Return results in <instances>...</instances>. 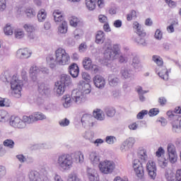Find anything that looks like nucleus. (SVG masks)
<instances>
[{
	"label": "nucleus",
	"instance_id": "nucleus-1",
	"mask_svg": "<svg viewBox=\"0 0 181 181\" xmlns=\"http://www.w3.org/2000/svg\"><path fill=\"white\" fill-rule=\"evenodd\" d=\"M21 77L23 81L19 79V77L16 75H13L11 78V74L8 71H5L0 76V80H1L3 83H9L10 81L11 95H13L14 98H21V97H22V87L29 85L26 71H22Z\"/></svg>",
	"mask_w": 181,
	"mask_h": 181
},
{
	"label": "nucleus",
	"instance_id": "nucleus-2",
	"mask_svg": "<svg viewBox=\"0 0 181 181\" xmlns=\"http://www.w3.org/2000/svg\"><path fill=\"white\" fill-rule=\"evenodd\" d=\"M106 49L105 51V57L107 60H115L118 57V62L121 64H125L131 60V56L127 54H119V45H111V40L105 43Z\"/></svg>",
	"mask_w": 181,
	"mask_h": 181
},
{
	"label": "nucleus",
	"instance_id": "nucleus-3",
	"mask_svg": "<svg viewBox=\"0 0 181 181\" xmlns=\"http://www.w3.org/2000/svg\"><path fill=\"white\" fill-rule=\"evenodd\" d=\"M47 62L50 69H54L56 66H66L70 63V55L66 52V49L58 48L55 51V57L52 55L48 56Z\"/></svg>",
	"mask_w": 181,
	"mask_h": 181
},
{
	"label": "nucleus",
	"instance_id": "nucleus-4",
	"mask_svg": "<svg viewBox=\"0 0 181 181\" xmlns=\"http://www.w3.org/2000/svg\"><path fill=\"white\" fill-rule=\"evenodd\" d=\"M79 90H74L71 93V98L76 104H81L86 101V95L91 93V86L88 83L80 81L78 84Z\"/></svg>",
	"mask_w": 181,
	"mask_h": 181
},
{
	"label": "nucleus",
	"instance_id": "nucleus-5",
	"mask_svg": "<svg viewBox=\"0 0 181 181\" xmlns=\"http://www.w3.org/2000/svg\"><path fill=\"white\" fill-rule=\"evenodd\" d=\"M137 156L139 159H141V161L138 159L133 160V168L137 177H139V179H144V176H145L144 162L148 160V154L146 153V150L144 148H139L137 153Z\"/></svg>",
	"mask_w": 181,
	"mask_h": 181
},
{
	"label": "nucleus",
	"instance_id": "nucleus-6",
	"mask_svg": "<svg viewBox=\"0 0 181 181\" xmlns=\"http://www.w3.org/2000/svg\"><path fill=\"white\" fill-rule=\"evenodd\" d=\"M73 157L69 153H62L58 156L55 162L57 169L62 172H67L73 168Z\"/></svg>",
	"mask_w": 181,
	"mask_h": 181
},
{
	"label": "nucleus",
	"instance_id": "nucleus-7",
	"mask_svg": "<svg viewBox=\"0 0 181 181\" xmlns=\"http://www.w3.org/2000/svg\"><path fill=\"white\" fill-rule=\"evenodd\" d=\"M152 59L154 63L157 64L156 73L160 78L165 81H168V80H169V73H170V69L168 71L166 66H163V59L160 57L153 55Z\"/></svg>",
	"mask_w": 181,
	"mask_h": 181
},
{
	"label": "nucleus",
	"instance_id": "nucleus-8",
	"mask_svg": "<svg viewBox=\"0 0 181 181\" xmlns=\"http://www.w3.org/2000/svg\"><path fill=\"white\" fill-rule=\"evenodd\" d=\"M133 28L134 29V32L138 35L137 37L134 36L132 37L134 42L137 43L139 46H146V41L144 38L146 36V33L145 32V30H144V28H142L138 22L134 23Z\"/></svg>",
	"mask_w": 181,
	"mask_h": 181
},
{
	"label": "nucleus",
	"instance_id": "nucleus-9",
	"mask_svg": "<svg viewBox=\"0 0 181 181\" xmlns=\"http://www.w3.org/2000/svg\"><path fill=\"white\" fill-rule=\"evenodd\" d=\"M9 124L13 128L25 129L28 125L30 124V120L29 116H23L22 119L19 117L11 116L9 120Z\"/></svg>",
	"mask_w": 181,
	"mask_h": 181
},
{
	"label": "nucleus",
	"instance_id": "nucleus-10",
	"mask_svg": "<svg viewBox=\"0 0 181 181\" xmlns=\"http://www.w3.org/2000/svg\"><path fill=\"white\" fill-rule=\"evenodd\" d=\"M98 168L102 173H104V175H109V173H112V172H114V169H115V163L108 160L100 161Z\"/></svg>",
	"mask_w": 181,
	"mask_h": 181
},
{
	"label": "nucleus",
	"instance_id": "nucleus-11",
	"mask_svg": "<svg viewBox=\"0 0 181 181\" xmlns=\"http://www.w3.org/2000/svg\"><path fill=\"white\" fill-rule=\"evenodd\" d=\"M39 74H49V69L39 67L36 65L32 66L30 69V76L34 83L37 80V76Z\"/></svg>",
	"mask_w": 181,
	"mask_h": 181
},
{
	"label": "nucleus",
	"instance_id": "nucleus-12",
	"mask_svg": "<svg viewBox=\"0 0 181 181\" xmlns=\"http://www.w3.org/2000/svg\"><path fill=\"white\" fill-rule=\"evenodd\" d=\"M167 155L170 163H175L177 160V153L174 144L169 143L167 146Z\"/></svg>",
	"mask_w": 181,
	"mask_h": 181
},
{
	"label": "nucleus",
	"instance_id": "nucleus-13",
	"mask_svg": "<svg viewBox=\"0 0 181 181\" xmlns=\"http://www.w3.org/2000/svg\"><path fill=\"white\" fill-rule=\"evenodd\" d=\"M164 154L165 149H163L162 147H159L156 152V156L158 158V165L160 166V168H165V166L168 165V160H165L163 157H162V156Z\"/></svg>",
	"mask_w": 181,
	"mask_h": 181
},
{
	"label": "nucleus",
	"instance_id": "nucleus-14",
	"mask_svg": "<svg viewBox=\"0 0 181 181\" xmlns=\"http://www.w3.org/2000/svg\"><path fill=\"white\" fill-rule=\"evenodd\" d=\"M146 170L148 172V176L151 179L155 180L156 177V164L153 160H148L146 164Z\"/></svg>",
	"mask_w": 181,
	"mask_h": 181
},
{
	"label": "nucleus",
	"instance_id": "nucleus-15",
	"mask_svg": "<svg viewBox=\"0 0 181 181\" xmlns=\"http://www.w3.org/2000/svg\"><path fill=\"white\" fill-rule=\"evenodd\" d=\"M94 117L91 115L85 114L81 117V123L83 127H94Z\"/></svg>",
	"mask_w": 181,
	"mask_h": 181
},
{
	"label": "nucleus",
	"instance_id": "nucleus-16",
	"mask_svg": "<svg viewBox=\"0 0 181 181\" xmlns=\"http://www.w3.org/2000/svg\"><path fill=\"white\" fill-rule=\"evenodd\" d=\"M28 118L30 119V123L33 124V122H36L37 121H43V119H46L47 117L42 112H36L28 116Z\"/></svg>",
	"mask_w": 181,
	"mask_h": 181
},
{
	"label": "nucleus",
	"instance_id": "nucleus-17",
	"mask_svg": "<svg viewBox=\"0 0 181 181\" xmlns=\"http://www.w3.org/2000/svg\"><path fill=\"white\" fill-rule=\"evenodd\" d=\"M32 56V52H30L28 48L19 49L16 52V57L17 59H20L21 60H23L25 59H29Z\"/></svg>",
	"mask_w": 181,
	"mask_h": 181
},
{
	"label": "nucleus",
	"instance_id": "nucleus-18",
	"mask_svg": "<svg viewBox=\"0 0 181 181\" xmlns=\"http://www.w3.org/2000/svg\"><path fill=\"white\" fill-rule=\"evenodd\" d=\"M87 176L90 181H100L98 173H97V170H95L94 168H87Z\"/></svg>",
	"mask_w": 181,
	"mask_h": 181
},
{
	"label": "nucleus",
	"instance_id": "nucleus-19",
	"mask_svg": "<svg viewBox=\"0 0 181 181\" xmlns=\"http://www.w3.org/2000/svg\"><path fill=\"white\" fill-rule=\"evenodd\" d=\"M93 83L97 88L103 89L105 87V78L100 75H96L93 78Z\"/></svg>",
	"mask_w": 181,
	"mask_h": 181
},
{
	"label": "nucleus",
	"instance_id": "nucleus-20",
	"mask_svg": "<svg viewBox=\"0 0 181 181\" xmlns=\"http://www.w3.org/2000/svg\"><path fill=\"white\" fill-rule=\"evenodd\" d=\"M120 74H122V77H123V78L125 80H134V71L129 68L122 69L120 71Z\"/></svg>",
	"mask_w": 181,
	"mask_h": 181
},
{
	"label": "nucleus",
	"instance_id": "nucleus-21",
	"mask_svg": "<svg viewBox=\"0 0 181 181\" xmlns=\"http://www.w3.org/2000/svg\"><path fill=\"white\" fill-rule=\"evenodd\" d=\"M69 73L71 76V77H73V78H77L80 73V69L78 68V65H77V64H71L69 66Z\"/></svg>",
	"mask_w": 181,
	"mask_h": 181
},
{
	"label": "nucleus",
	"instance_id": "nucleus-22",
	"mask_svg": "<svg viewBox=\"0 0 181 181\" xmlns=\"http://www.w3.org/2000/svg\"><path fill=\"white\" fill-rule=\"evenodd\" d=\"M58 82L64 87H68L71 84V77H70V75L63 74L61 75L60 81Z\"/></svg>",
	"mask_w": 181,
	"mask_h": 181
},
{
	"label": "nucleus",
	"instance_id": "nucleus-23",
	"mask_svg": "<svg viewBox=\"0 0 181 181\" xmlns=\"http://www.w3.org/2000/svg\"><path fill=\"white\" fill-rule=\"evenodd\" d=\"M28 178L30 181H43L40 173L36 170H31L28 173Z\"/></svg>",
	"mask_w": 181,
	"mask_h": 181
},
{
	"label": "nucleus",
	"instance_id": "nucleus-24",
	"mask_svg": "<svg viewBox=\"0 0 181 181\" xmlns=\"http://www.w3.org/2000/svg\"><path fill=\"white\" fill-rule=\"evenodd\" d=\"M38 93L40 95H48V94H50V88L45 83H39Z\"/></svg>",
	"mask_w": 181,
	"mask_h": 181
},
{
	"label": "nucleus",
	"instance_id": "nucleus-25",
	"mask_svg": "<svg viewBox=\"0 0 181 181\" xmlns=\"http://www.w3.org/2000/svg\"><path fill=\"white\" fill-rule=\"evenodd\" d=\"M105 40V33L103 30H98L95 35V43L97 45H103Z\"/></svg>",
	"mask_w": 181,
	"mask_h": 181
},
{
	"label": "nucleus",
	"instance_id": "nucleus-26",
	"mask_svg": "<svg viewBox=\"0 0 181 181\" xmlns=\"http://www.w3.org/2000/svg\"><path fill=\"white\" fill-rule=\"evenodd\" d=\"M107 81L110 87H117L119 84V78L115 74H110L108 76Z\"/></svg>",
	"mask_w": 181,
	"mask_h": 181
},
{
	"label": "nucleus",
	"instance_id": "nucleus-27",
	"mask_svg": "<svg viewBox=\"0 0 181 181\" xmlns=\"http://www.w3.org/2000/svg\"><path fill=\"white\" fill-rule=\"evenodd\" d=\"M90 160L93 166L100 165V154L95 151L91 152L90 153Z\"/></svg>",
	"mask_w": 181,
	"mask_h": 181
},
{
	"label": "nucleus",
	"instance_id": "nucleus-28",
	"mask_svg": "<svg viewBox=\"0 0 181 181\" xmlns=\"http://www.w3.org/2000/svg\"><path fill=\"white\" fill-rule=\"evenodd\" d=\"M93 119H98V121H104L105 119V115L104 112L100 109H96L93 111Z\"/></svg>",
	"mask_w": 181,
	"mask_h": 181
},
{
	"label": "nucleus",
	"instance_id": "nucleus-29",
	"mask_svg": "<svg viewBox=\"0 0 181 181\" xmlns=\"http://www.w3.org/2000/svg\"><path fill=\"white\" fill-rule=\"evenodd\" d=\"M64 88H66V86H64V85H62V83L59 82L55 83V87L54 90L58 95H63V94H64Z\"/></svg>",
	"mask_w": 181,
	"mask_h": 181
},
{
	"label": "nucleus",
	"instance_id": "nucleus-30",
	"mask_svg": "<svg viewBox=\"0 0 181 181\" xmlns=\"http://www.w3.org/2000/svg\"><path fill=\"white\" fill-rule=\"evenodd\" d=\"M136 91L138 93L140 101L141 103H144V101L146 100V98L144 96V94H146V93H148V90H144L141 86H137L136 88Z\"/></svg>",
	"mask_w": 181,
	"mask_h": 181
},
{
	"label": "nucleus",
	"instance_id": "nucleus-31",
	"mask_svg": "<svg viewBox=\"0 0 181 181\" xmlns=\"http://www.w3.org/2000/svg\"><path fill=\"white\" fill-rule=\"evenodd\" d=\"M62 101L64 108H69L71 107V98L70 95H65L62 97Z\"/></svg>",
	"mask_w": 181,
	"mask_h": 181
},
{
	"label": "nucleus",
	"instance_id": "nucleus-32",
	"mask_svg": "<svg viewBox=\"0 0 181 181\" xmlns=\"http://www.w3.org/2000/svg\"><path fill=\"white\" fill-rule=\"evenodd\" d=\"M172 132L174 134H180L181 127L180 124H179V122L175 120L174 122H172Z\"/></svg>",
	"mask_w": 181,
	"mask_h": 181
},
{
	"label": "nucleus",
	"instance_id": "nucleus-33",
	"mask_svg": "<svg viewBox=\"0 0 181 181\" xmlns=\"http://www.w3.org/2000/svg\"><path fill=\"white\" fill-rule=\"evenodd\" d=\"M54 20L55 22H64L63 21L64 17L62 14V12H60L59 10H55L53 13Z\"/></svg>",
	"mask_w": 181,
	"mask_h": 181
},
{
	"label": "nucleus",
	"instance_id": "nucleus-34",
	"mask_svg": "<svg viewBox=\"0 0 181 181\" xmlns=\"http://www.w3.org/2000/svg\"><path fill=\"white\" fill-rule=\"evenodd\" d=\"M179 26V22L177 20L171 22L170 25L167 27V31L168 33H173L175 32V28Z\"/></svg>",
	"mask_w": 181,
	"mask_h": 181
},
{
	"label": "nucleus",
	"instance_id": "nucleus-35",
	"mask_svg": "<svg viewBox=\"0 0 181 181\" xmlns=\"http://www.w3.org/2000/svg\"><path fill=\"white\" fill-rule=\"evenodd\" d=\"M3 146L6 148H9V149H13L15 147V141L11 139H7L4 141Z\"/></svg>",
	"mask_w": 181,
	"mask_h": 181
},
{
	"label": "nucleus",
	"instance_id": "nucleus-36",
	"mask_svg": "<svg viewBox=\"0 0 181 181\" xmlns=\"http://www.w3.org/2000/svg\"><path fill=\"white\" fill-rule=\"evenodd\" d=\"M47 14L46 11L45 9H41L38 11L37 13V19L40 22H45L46 20Z\"/></svg>",
	"mask_w": 181,
	"mask_h": 181
},
{
	"label": "nucleus",
	"instance_id": "nucleus-37",
	"mask_svg": "<svg viewBox=\"0 0 181 181\" xmlns=\"http://www.w3.org/2000/svg\"><path fill=\"white\" fill-rule=\"evenodd\" d=\"M86 6L88 11H94L95 9V0H86Z\"/></svg>",
	"mask_w": 181,
	"mask_h": 181
},
{
	"label": "nucleus",
	"instance_id": "nucleus-38",
	"mask_svg": "<svg viewBox=\"0 0 181 181\" xmlns=\"http://www.w3.org/2000/svg\"><path fill=\"white\" fill-rule=\"evenodd\" d=\"M74 159L76 163H83L84 162V154L79 151L75 154Z\"/></svg>",
	"mask_w": 181,
	"mask_h": 181
},
{
	"label": "nucleus",
	"instance_id": "nucleus-39",
	"mask_svg": "<svg viewBox=\"0 0 181 181\" xmlns=\"http://www.w3.org/2000/svg\"><path fill=\"white\" fill-rule=\"evenodd\" d=\"M9 119V115L8 112L5 110H0V122H6Z\"/></svg>",
	"mask_w": 181,
	"mask_h": 181
},
{
	"label": "nucleus",
	"instance_id": "nucleus-40",
	"mask_svg": "<svg viewBox=\"0 0 181 181\" xmlns=\"http://www.w3.org/2000/svg\"><path fill=\"white\" fill-rule=\"evenodd\" d=\"M83 138L87 139L88 141H90L91 144L94 141V132L89 131L86 132L83 135Z\"/></svg>",
	"mask_w": 181,
	"mask_h": 181
},
{
	"label": "nucleus",
	"instance_id": "nucleus-41",
	"mask_svg": "<svg viewBox=\"0 0 181 181\" xmlns=\"http://www.w3.org/2000/svg\"><path fill=\"white\" fill-rule=\"evenodd\" d=\"M132 66L136 69L141 67V61H139V58L138 57L135 56L133 57Z\"/></svg>",
	"mask_w": 181,
	"mask_h": 181
},
{
	"label": "nucleus",
	"instance_id": "nucleus-42",
	"mask_svg": "<svg viewBox=\"0 0 181 181\" xmlns=\"http://www.w3.org/2000/svg\"><path fill=\"white\" fill-rule=\"evenodd\" d=\"M175 114H181V107L178 106L175 108L174 111H168L167 115L169 117V118H172L173 117H175Z\"/></svg>",
	"mask_w": 181,
	"mask_h": 181
},
{
	"label": "nucleus",
	"instance_id": "nucleus-43",
	"mask_svg": "<svg viewBox=\"0 0 181 181\" xmlns=\"http://www.w3.org/2000/svg\"><path fill=\"white\" fill-rule=\"evenodd\" d=\"M58 30L59 33H67V22L62 21V24L58 28Z\"/></svg>",
	"mask_w": 181,
	"mask_h": 181
},
{
	"label": "nucleus",
	"instance_id": "nucleus-44",
	"mask_svg": "<svg viewBox=\"0 0 181 181\" xmlns=\"http://www.w3.org/2000/svg\"><path fill=\"white\" fill-rule=\"evenodd\" d=\"M91 59L86 57L83 61V66L86 70H90L91 69Z\"/></svg>",
	"mask_w": 181,
	"mask_h": 181
},
{
	"label": "nucleus",
	"instance_id": "nucleus-45",
	"mask_svg": "<svg viewBox=\"0 0 181 181\" xmlns=\"http://www.w3.org/2000/svg\"><path fill=\"white\" fill-rule=\"evenodd\" d=\"M105 142L108 145H114L117 142V137L114 136H107L105 138Z\"/></svg>",
	"mask_w": 181,
	"mask_h": 181
},
{
	"label": "nucleus",
	"instance_id": "nucleus-46",
	"mask_svg": "<svg viewBox=\"0 0 181 181\" xmlns=\"http://www.w3.org/2000/svg\"><path fill=\"white\" fill-rule=\"evenodd\" d=\"M11 100L8 98H0V107H10Z\"/></svg>",
	"mask_w": 181,
	"mask_h": 181
},
{
	"label": "nucleus",
	"instance_id": "nucleus-47",
	"mask_svg": "<svg viewBox=\"0 0 181 181\" xmlns=\"http://www.w3.org/2000/svg\"><path fill=\"white\" fill-rule=\"evenodd\" d=\"M117 111L115 110V108L114 107H106L105 108V113L107 117H112L114 115H115V113Z\"/></svg>",
	"mask_w": 181,
	"mask_h": 181
},
{
	"label": "nucleus",
	"instance_id": "nucleus-48",
	"mask_svg": "<svg viewBox=\"0 0 181 181\" xmlns=\"http://www.w3.org/2000/svg\"><path fill=\"white\" fill-rule=\"evenodd\" d=\"M5 35L7 36H11V35H13V30L12 29V27L9 25L7 24L6 27L4 29Z\"/></svg>",
	"mask_w": 181,
	"mask_h": 181
},
{
	"label": "nucleus",
	"instance_id": "nucleus-49",
	"mask_svg": "<svg viewBox=\"0 0 181 181\" xmlns=\"http://www.w3.org/2000/svg\"><path fill=\"white\" fill-rule=\"evenodd\" d=\"M68 181H81L78 175L76 173H71L68 176Z\"/></svg>",
	"mask_w": 181,
	"mask_h": 181
},
{
	"label": "nucleus",
	"instance_id": "nucleus-50",
	"mask_svg": "<svg viewBox=\"0 0 181 181\" xmlns=\"http://www.w3.org/2000/svg\"><path fill=\"white\" fill-rule=\"evenodd\" d=\"M135 138L134 137H129L124 141V143L127 144V146L130 147V148H132L134 145H135Z\"/></svg>",
	"mask_w": 181,
	"mask_h": 181
},
{
	"label": "nucleus",
	"instance_id": "nucleus-51",
	"mask_svg": "<svg viewBox=\"0 0 181 181\" xmlns=\"http://www.w3.org/2000/svg\"><path fill=\"white\" fill-rule=\"evenodd\" d=\"M25 15L28 18H33V16H36V11L33 8H27Z\"/></svg>",
	"mask_w": 181,
	"mask_h": 181
},
{
	"label": "nucleus",
	"instance_id": "nucleus-52",
	"mask_svg": "<svg viewBox=\"0 0 181 181\" xmlns=\"http://www.w3.org/2000/svg\"><path fill=\"white\" fill-rule=\"evenodd\" d=\"M132 19H136V11L132 10L127 16V21H132Z\"/></svg>",
	"mask_w": 181,
	"mask_h": 181
},
{
	"label": "nucleus",
	"instance_id": "nucleus-53",
	"mask_svg": "<svg viewBox=\"0 0 181 181\" xmlns=\"http://www.w3.org/2000/svg\"><path fill=\"white\" fill-rule=\"evenodd\" d=\"M14 35L16 39H22L25 36V33L23 30L18 29L15 31Z\"/></svg>",
	"mask_w": 181,
	"mask_h": 181
},
{
	"label": "nucleus",
	"instance_id": "nucleus-54",
	"mask_svg": "<svg viewBox=\"0 0 181 181\" xmlns=\"http://www.w3.org/2000/svg\"><path fill=\"white\" fill-rule=\"evenodd\" d=\"M78 18L74 16L71 17V18L69 20V23L71 26H73L74 28H76L77 25H78Z\"/></svg>",
	"mask_w": 181,
	"mask_h": 181
},
{
	"label": "nucleus",
	"instance_id": "nucleus-55",
	"mask_svg": "<svg viewBox=\"0 0 181 181\" xmlns=\"http://www.w3.org/2000/svg\"><path fill=\"white\" fill-rule=\"evenodd\" d=\"M129 149H131V147L129 146H128V144L127 143H125V141H124L121 146H120V151L121 152H128V151H129Z\"/></svg>",
	"mask_w": 181,
	"mask_h": 181
},
{
	"label": "nucleus",
	"instance_id": "nucleus-56",
	"mask_svg": "<svg viewBox=\"0 0 181 181\" xmlns=\"http://www.w3.org/2000/svg\"><path fill=\"white\" fill-rule=\"evenodd\" d=\"M59 124L60 127H69V125H70V120H69L67 118H64L61 119L59 122Z\"/></svg>",
	"mask_w": 181,
	"mask_h": 181
},
{
	"label": "nucleus",
	"instance_id": "nucleus-57",
	"mask_svg": "<svg viewBox=\"0 0 181 181\" xmlns=\"http://www.w3.org/2000/svg\"><path fill=\"white\" fill-rule=\"evenodd\" d=\"M6 10V0H0V13Z\"/></svg>",
	"mask_w": 181,
	"mask_h": 181
},
{
	"label": "nucleus",
	"instance_id": "nucleus-58",
	"mask_svg": "<svg viewBox=\"0 0 181 181\" xmlns=\"http://www.w3.org/2000/svg\"><path fill=\"white\" fill-rule=\"evenodd\" d=\"M147 114L148 110H143L137 114L136 118L137 119H144V117H145V115H147Z\"/></svg>",
	"mask_w": 181,
	"mask_h": 181
},
{
	"label": "nucleus",
	"instance_id": "nucleus-59",
	"mask_svg": "<svg viewBox=\"0 0 181 181\" xmlns=\"http://www.w3.org/2000/svg\"><path fill=\"white\" fill-rule=\"evenodd\" d=\"M23 28L28 33H32L35 30V27L30 24H25Z\"/></svg>",
	"mask_w": 181,
	"mask_h": 181
},
{
	"label": "nucleus",
	"instance_id": "nucleus-60",
	"mask_svg": "<svg viewBox=\"0 0 181 181\" xmlns=\"http://www.w3.org/2000/svg\"><path fill=\"white\" fill-rule=\"evenodd\" d=\"M141 122H143L145 124V121H139L137 122H134L131 124L129 125V128L130 129H132L133 131H135L136 129H138V125L141 123Z\"/></svg>",
	"mask_w": 181,
	"mask_h": 181
},
{
	"label": "nucleus",
	"instance_id": "nucleus-61",
	"mask_svg": "<svg viewBox=\"0 0 181 181\" xmlns=\"http://www.w3.org/2000/svg\"><path fill=\"white\" fill-rule=\"evenodd\" d=\"M74 39L76 40H78V39L81 38V36H83V32L81 30H76L74 32Z\"/></svg>",
	"mask_w": 181,
	"mask_h": 181
},
{
	"label": "nucleus",
	"instance_id": "nucleus-62",
	"mask_svg": "<svg viewBox=\"0 0 181 181\" xmlns=\"http://www.w3.org/2000/svg\"><path fill=\"white\" fill-rule=\"evenodd\" d=\"M159 114V109L158 108H153L149 110L148 115L149 117H155Z\"/></svg>",
	"mask_w": 181,
	"mask_h": 181
},
{
	"label": "nucleus",
	"instance_id": "nucleus-63",
	"mask_svg": "<svg viewBox=\"0 0 181 181\" xmlns=\"http://www.w3.org/2000/svg\"><path fill=\"white\" fill-rule=\"evenodd\" d=\"M98 21L100 23H107L108 22V18L105 15L100 14L98 16Z\"/></svg>",
	"mask_w": 181,
	"mask_h": 181
},
{
	"label": "nucleus",
	"instance_id": "nucleus-64",
	"mask_svg": "<svg viewBox=\"0 0 181 181\" xmlns=\"http://www.w3.org/2000/svg\"><path fill=\"white\" fill-rule=\"evenodd\" d=\"M175 181H181V169L177 170L175 173Z\"/></svg>",
	"mask_w": 181,
	"mask_h": 181
}]
</instances>
